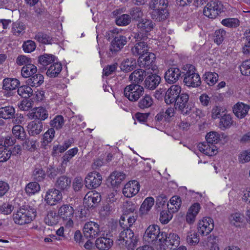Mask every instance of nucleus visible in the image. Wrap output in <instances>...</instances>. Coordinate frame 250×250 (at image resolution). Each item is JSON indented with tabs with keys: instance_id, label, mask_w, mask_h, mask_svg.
I'll return each mask as SVG.
<instances>
[{
	"instance_id": "obj_1",
	"label": "nucleus",
	"mask_w": 250,
	"mask_h": 250,
	"mask_svg": "<svg viewBox=\"0 0 250 250\" xmlns=\"http://www.w3.org/2000/svg\"><path fill=\"white\" fill-rule=\"evenodd\" d=\"M125 217H121L120 220L121 229L117 241L119 245L125 246L129 250H133L138 242L137 236H135L133 231L125 224Z\"/></svg>"
},
{
	"instance_id": "obj_2",
	"label": "nucleus",
	"mask_w": 250,
	"mask_h": 250,
	"mask_svg": "<svg viewBox=\"0 0 250 250\" xmlns=\"http://www.w3.org/2000/svg\"><path fill=\"white\" fill-rule=\"evenodd\" d=\"M167 0H151L149 8L151 18L156 21H165L169 16Z\"/></svg>"
},
{
	"instance_id": "obj_3",
	"label": "nucleus",
	"mask_w": 250,
	"mask_h": 250,
	"mask_svg": "<svg viewBox=\"0 0 250 250\" xmlns=\"http://www.w3.org/2000/svg\"><path fill=\"white\" fill-rule=\"evenodd\" d=\"M36 209L28 205H23L13 214L14 223L20 225L30 223L36 216Z\"/></svg>"
},
{
	"instance_id": "obj_4",
	"label": "nucleus",
	"mask_w": 250,
	"mask_h": 250,
	"mask_svg": "<svg viewBox=\"0 0 250 250\" xmlns=\"http://www.w3.org/2000/svg\"><path fill=\"white\" fill-rule=\"evenodd\" d=\"M180 240L177 234L170 233L167 235L166 233L162 232L158 248L161 250H174L179 246Z\"/></svg>"
},
{
	"instance_id": "obj_5",
	"label": "nucleus",
	"mask_w": 250,
	"mask_h": 250,
	"mask_svg": "<svg viewBox=\"0 0 250 250\" xmlns=\"http://www.w3.org/2000/svg\"><path fill=\"white\" fill-rule=\"evenodd\" d=\"M184 75V83L188 86L197 87L201 84L200 76L195 72V67L192 65H187Z\"/></svg>"
},
{
	"instance_id": "obj_6",
	"label": "nucleus",
	"mask_w": 250,
	"mask_h": 250,
	"mask_svg": "<svg viewBox=\"0 0 250 250\" xmlns=\"http://www.w3.org/2000/svg\"><path fill=\"white\" fill-rule=\"evenodd\" d=\"M161 233L158 226L150 225L145 232L143 236L144 240L147 243L151 244L158 247V241L161 237Z\"/></svg>"
},
{
	"instance_id": "obj_7",
	"label": "nucleus",
	"mask_w": 250,
	"mask_h": 250,
	"mask_svg": "<svg viewBox=\"0 0 250 250\" xmlns=\"http://www.w3.org/2000/svg\"><path fill=\"white\" fill-rule=\"evenodd\" d=\"M223 5L218 0L208 2L204 7V15L209 19H214L223 11Z\"/></svg>"
},
{
	"instance_id": "obj_8",
	"label": "nucleus",
	"mask_w": 250,
	"mask_h": 250,
	"mask_svg": "<svg viewBox=\"0 0 250 250\" xmlns=\"http://www.w3.org/2000/svg\"><path fill=\"white\" fill-rule=\"evenodd\" d=\"M144 87L138 84H130L125 86L124 93L125 96L131 102H136L143 95Z\"/></svg>"
},
{
	"instance_id": "obj_9",
	"label": "nucleus",
	"mask_w": 250,
	"mask_h": 250,
	"mask_svg": "<svg viewBox=\"0 0 250 250\" xmlns=\"http://www.w3.org/2000/svg\"><path fill=\"white\" fill-rule=\"evenodd\" d=\"M74 210L73 208L69 205H63L58 210V215L65 221V226L71 228L73 226V221L72 218L74 215Z\"/></svg>"
},
{
	"instance_id": "obj_10",
	"label": "nucleus",
	"mask_w": 250,
	"mask_h": 250,
	"mask_svg": "<svg viewBox=\"0 0 250 250\" xmlns=\"http://www.w3.org/2000/svg\"><path fill=\"white\" fill-rule=\"evenodd\" d=\"M189 96L187 93H181L176 101L174 103L175 108L183 115L190 113L191 107L188 105Z\"/></svg>"
},
{
	"instance_id": "obj_11",
	"label": "nucleus",
	"mask_w": 250,
	"mask_h": 250,
	"mask_svg": "<svg viewBox=\"0 0 250 250\" xmlns=\"http://www.w3.org/2000/svg\"><path fill=\"white\" fill-rule=\"evenodd\" d=\"M145 55L140 56L138 59V64L140 67H144L146 70L151 69L154 71L156 66L153 65L156 57L153 53H148Z\"/></svg>"
},
{
	"instance_id": "obj_12",
	"label": "nucleus",
	"mask_w": 250,
	"mask_h": 250,
	"mask_svg": "<svg viewBox=\"0 0 250 250\" xmlns=\"http://www.w3.org/2000/svg\"><path fill=\"white\" fill-rule=\"evenodd\" d=\"M214 228L213 219L210 217H206L200 220L198 224V230L199 232L203 236L209 234Z\"/></svg>"
},
{
	"instance_id": "obj_13",
	"label": "nucleus",
	"mask_w": 250,
	"mask_h": 250,
	"mask_svg": "<svg viewBox=\"0 0 250 250\" xmlns=\"http://www.w3.org/2000/svg\"><path fill=\"white\" fill-rule=\"evenodd\" d=\"M100 233L99 225L94 222L90 221L85 223L83 229L84 236L86 238L93 239Z\"/></svg>"
},
{
	"instance_id": "obj_14",
	"label": "nucleus",
	"mask_w": 250,
	"mask_h": 250,
	"mask_svg": "<svg viewBox=\"0 0 250 250\" xmlns=\"http://www.w3.org/2000/svg\"><path fill=\"white\" fill-rule=\"evenodd\" d=\"M102 177L98 172L93 171L87 175L85 179V186L89 189L95 188L102 183Z\"/></svg>"
},
{
	"instance_id": "obj_15",
	"label": "nucleus",
	"mask_w": 250,
	"mask_h": 250,
	"mask_svg": "<svg viewBox=\"0 0 250 250\" xmlns=\"http://www.w3.org/2000/svg\"><path fill=\"white\" fill-rule=\"evenodd\" d=\"M181 92V88L178 85H172L165 93V101L167 104L174 103Z\"/></svg>"
},
{
	"instance_id": "obj_16",
	"label": "nucleus",
	"mask_w": 250,
	"mask_h": 250,
	"mask_svg": "<svg viewBox=\"0 0 250 250\" xmlns=\"http://www.w3.org/2000/svg\"><path fill=\"white\" fill-rule=\"evenodd\" d=\"M101 197L99 193L96 191L88 192L83 199V204L87 208H91L97 205L101 201Z\"/></svg>"
},
{
	"instance_id": "obj_17",
	"label": "nucleus",
	"mask_w": 250,
	"mask_h": 250,
	"mask_svg": "<svg viewBox=\"0 0 250 250\" xmlns=\"http://www.w3.org/2000/svg\"><path fill=\"white\" fill-rule=\"evenodd\" d=\"M62 199V194L61 191L56 188H51L46 191L45 200L49 205H55Z\"/></svg>"
},
{
	"instance_id": "obj_18",
	"label": "nucleus",
	"mask_w": 250,
	"mask_h": 250,
	"mask_svg": "<svg viewBox=\"0 0 250 250\" xmlns=\"http://www.w3.org/2000/svg\"><path fill=\"white\" fill-rule=\"evenodd\" d=\"M140 185L138 181L133 180L126 183L123 190L124 195L126 197H132L139 191Z\"/></svg>"
},
{
	"instance_id": "obj_19",
	"label": "nucleus",
	"mask_w": 250,
	"mask_h": 250,
	"mask_svg": "<svg viewBox=\"0 0 250 250\" xmlns=\"http://www.w3.org/2000/svg\"><path fill=\"white\" fill-rule=\"evenodd\" d=\"M27 116L31 119H37L42 122L48 118V113L45 108L39 107L31 110L27 114Z\"/></svg>"
},
{
	"instance_id": "obj_20",
	"label": "nucleus",
	"mask_w": 250,
	"mask_h": 250,
	"mask_svg": "<svg viewBox=\"0 0 250 250\" xmlns=\"http://www.w3.org/2000/svg\"><path fill=\"white\" fill-rule=\"evenodd\" d=\"M126 42V37L123 35H117L111 42L109 50L112 54L116 53L121 50Z\"/></svg>"
},
{
	"instance_id": "obj_21",
	"label": "nucleus",
	"mask_w": 250,
	"mask_h": 250,
	"mask_svg": "<svg viewBox=\"0 0 250 250\" xmlns=\"http://www.w3.org/2000/svg\"><path fill=\"white\" fill-rule=\"evenodd\" d=\"M181 75V71L179 68L171 67L165 72V79L167 83L172 84L178 80Z\"/></svg>"
},
{
	"instance_id": "obj_22",
	"label": "nucleus",
	"mask_w": 250,
	"mask_h": 250,
	"mask_svg": "<svg viewBox=\"0 0 250 250\" xmlns=\"http://www.w3.org/2000/svg\"><path fill=\"white\" fill-rule=\"evenodd\" d=\"M43 124L41 121L34 120L30 122L27 126V130L29 134L32 136L39 135L42 131Z\"/></svg>"
},
{
	"instance_id": "obj_23",
	"label": "nucleus",
	"mask_w": 250,
	"mask_h": 250,
	"mask_svg": "<svg viewBox=\"0 0 250 250\" xmlns=\"http://www.w3.org/2000/svg\"><path fill=\"white\" fill-rule=\"evenodd\" d=\"M161 77L157 74H151L145 79V87L149 90L155 89L161 82Z\"/></svg>"
},
{
	"instance_id": "obj_24",
	"label": "nucleus",
	"mask_w": 250,
	"mask_h": 250,
	"mask_svg": "<svg viewBox=\"0 0 250 250\" xmlns=\"http://www.w3.org/2000/svg\"><path fill=\"white\" fill-rule=\"evenodd\" d=\"M71 180L65 175H62L57 178L55 186L57 189L61 191H65L70 187Z\"/></svg>"
},
{
	"instance_id": "obj_25",
	"label": "nucleus",
	"mask_w": 250,
	"mask_h": 250,
	"mask_svg": "<svg viewBox=\"0 0 250 250\" xmlns=\"http://www.w3.org/2000/svg\"><path fill=\"white\" fill-rule=\"evenodd\" d=\"M250 106L243 103H238L234 105L233 111L239 118L242 119L248 114Z\"/></svg>"
},
{
	"instance_id": "obj_26",
	"label": "nucleus",
	"mask_w": 250,
	"mask_h": 250,
	"mask_svg": "<svg viewBox=\"0 0 250 250\" xmlns=\"http://www.w3.org/2000/svg\"><path fill=\"white\" fill-rule=\"evenodd\" d=\"M146 72L142 69L134 70L129 76V80L132 82V84H140L146 76Z\"/></svg>"
},
{
	"instance_id": "obj_27",
	"label": "nucleus",
	"mask_w": 250,
	"mask_h": 250,
	"mask_svg": "<svg viewBox=\"0 0 250 250\" xmlns=\"http://www.w3.org/2000/svg\"><path fill=\"white\" fill-rule=\"evenodd\" d=\"M154 25L155 24L151 20L143 19L137 23V27L138 30L146 33V35H147L148 33L153 29Z\"/></svg>"
},
{
	"instance_id": "obj_28",
	"label": "nucleus",
	"mask_w": 250,
	"mask_h": 250,
	"mask_svg": "<svg viewBox=\"0 0 250 250\" xmlns=\"http://www.w3.org/2000/svg\"><path fill=\"white\" fill-rule=\"evenodd\" d=\"M26 25L20 21H16L12 24L11 33L16 37H21L25 33Z\"/></svg>"
},
{
	"instance_id": "obj_29",
	"label": "nucleus",
	"mask_w": 250,
	"mask_h": 250,
	"mask_svg": "<svg viewBox=\"0 0 250 250\" xmlns=\"http://www.w3.org/2000/svg\"><path fill=\"white\" fill-rule=\"evenodd\" d=\"M199 150L208 156H212L216 154L217 147L213 144H210L207 142L200 143L198 146Z\"/></svg>"
},
{
	"instance_id": "obj_30",
	"label": "nucleus",
	"mask_w": 250,
	"mask_h": 250,
	"mask_svg": "<svg viewBox=\"0 0 250 250\" xmlns=\"http://www.w3.org/2000/svg\"><path fill=\"white\" fill-rule=\"evenodd\" d=\"M113 244V241L111 239L105 237L98 238L95 242L96 247L100 250H108Z\"/></svg>"
},
{
	"instance_id": "obj_31",
	"label": "nucleus",
	"mask_w": 250,
	"mask_h": 250,
	"mask_svg": "<svg viewBox=\"0 0 250 250\" xmlns=\"http://www.w3.org/2000/svg\"><path fill=\"white\" fill-rule=\"evenodd\" d=\"M131 52L135 56L145 55L147 52V46L145 42H140L131 48Z\"/></svg>"
},
{
	"instance_id": "obj_32",
	"label": "nucleus",
	"mask_w": 250,
	"mask_h": 250,
	"mask_svg": "<svg viewBox=\"0 0 250 250\" xmlns=\"http://www.w3.org/2000/svg\"><path fill=\"white\" fill-rule=\"evenodd\" d=\"M186 241L190 246H195L200 242V237L195 229H190L187 233Z\"/></svg>"
},
{
	"instance_id": "obj_33",
	"label": "nucleus",
	"mask_w": 250,
	"mask_h": 250,
	"mask_svg": "<svg viewBox=\"0 0 250 250\" xmlns=\"http://www.w3.org/2000/svg\"><path fill=\"white\" fill-rule=\"evenodd\" d=\"M62 70V65L59 62H53L48 68L46 75L50 78H54L59 75Z\"/></svg>"
},
{
	"instance_id": "obj_34",
	"label": "nucleus",
	"mask_w": 250,
	"mask_h": 250,
	"mask_svg": "<svg viewBox=\"0 0 250 250\" xmlns=\"http://www.w3.org/2000/svg\"><path fill=\"white\" fill-rule=\"evenodd\" d=\"M20 84L19 81L15 78H5L3 80L2 88L6 90L15 89Z\"/></svg>"
},
{
	"instance_id": "obj_35",
	"label": "nucleus",
	"mask_w": 250,
	"mask_h": 250,
	"mask_svg": "<svg viewBox=\"0 0 250 250\" xmlns=\"http://www.w3.org/2000/svg\"><path fill=\"white\" fill-rule=\"evenodd\" d=\"M153 99L148 94H146L138 102V107L141 109H146L150 107L153 104Z\"/></svg>"
},
{
	"instance_id": "obj_36",
	"label": "nucleus",
	"mask_w": 250,
	"mask_h": 250,
	"mask_svg": "<svg viewBox=\"0 0 250 250\" xmlns=\"http://www.w3.org/2000/svg\"><path fill=\"white\" fill-rule=\"evenodd\" d=\"M182 204V201L180 197L173 196L170 200L169 204H167L168 209L172 212H177L180 208Z\"/></svg>"
},
{
	"instance_id": "obj_37",
	"label": "nucleus",
	"mask_w": 250,
	"mask_h": 250,
	"mask_svg": "<svg viewBox=\"0 0 250 250\" xmlns=\"http://www.w3.org/2000/svg\"><path fill=\"white\" fill-rule=\"evenodd\" d=\"M154 204V199L152 197H147L145 199L140 208V213L142 215L146 214Z\"/></svg>"
},
{
	"instance_id": "obj_38",
	"label": "nucleus",
	"mask_w": 250,
	"mask_h": 250,
	"mask_svg": "<svg viewBox=\"0 0 250 250\" xmlns=\"http://www.w3.org/2000/svg\"><path fill=\"white\" fill-rule=\"evenodd\" d=\"M37 72V67L31 63L23 66L21 69V74L24 78H29Z\"/></svg>"
},
{
	"instance_id": "obj_39",
	"label": "nucleus",
	"mask_w": 250,
	"mask_h": 250,
	"mask_svg": "<svg viewBox=\"0 0 250 250\" xmlns=\"http://www.w3.org/2000/svg\"><path fill=\"white\" fill-rule=\"evenodd\" d=\"M125 178V175L122 172L114 171L110 176V183L113 186L119 185Z\"/></svg>"
},
{
	"instance_id": "obj_40",
	"label": "nucleus",
	"mask_w": 250,
	"mask_h": 250,
	"mask_svg": "<svg viewBox=\"0 0 250 250\" xmlns=\"http://www.w3.org/2000/svg\"><path fill=\"white\" fill-rule=\"evenodd\" d=\"M44 77L41 74L32 75L27 80V83L32 87H38L43 83Z\"/></svg>"
},
{
	"instance_id": "obj_41",
	"label": "nucleus",
	"mask_w": 250,
	"mask_h": 250,
	"mask_svg": "<svg viewBox=\"0 0 250 250\" xmlns=\"http://www.w3.org/2000/svg\"><path fill=\"white\" fill-rule=\"evenodd\" d=\"M136 61L132 58L125 59L121 65V69L125 72L131 71L135 68Z\"/></svg>"
},
{
	"instance_id": "obj_42",
	"label": "nucleus",
	"mask_w": 250,
	"mask_h": 250,
	"mask_svg": "<svg viewBox=\"0 0 250 250\" xmlns=\"http://www.w3.org/2000/svg\"><path fill=\"white\" fill-rule=\"evenodd\" d=\"M15 113V109L11 106L0 108V118L5 119H11L14 116Z\"/></svg>"
},
{
	"instance_id": "obj_43",
	"label": "nucleus",
	"mask_w": 250,
	"mask_h": 250,
	"mask_svg": "<svg viewBox=\"0 0 250 250\" xmlns=\"http://www.w3.org/2000/svg\"><path fill=\"white\" fill-rule=\"evenodd\" d=\"M229 219L232 225L238 227L243 223L244 215L239 212H234L230 215Z\"/></svg>"
},
{
	"instance_id": "obj_44",
	"label": "nucleus",
	"mask_w": 250,
	"mask_h": 250,
	"mask_svg": "<svg viewBox=\"0 0 250 250\" xmlns=\"http://www.w3.org/2000/svg\"><path fill=\"white\" fill-rule=\"evenodd\" d=\"M55 57L51 54H44L39 57V62L42 66H45L52 64L55 62Z\"/></svg>"
},
{
	"instance_id": "obj_45",
	"label": "nucleus",
	"mask_w": 250,
	"mask_h": 250,
	"mask_svg": "<svg viewBox=\"0 0 250 250\" xmlns=\"http://www.w3.org/2000/svg\"><path fill=\"white\" fill-rule=\"evenodd\" d=\"M221 135L216 131H210L206 136L207 142L210 144H216L221 140Z\"/></svg>"
},
{
	"instance_id": "obj_46",
	"label": "nucleus",
	"mask_w": 250,
	"mask_h": 250,
	"mask_svg": "<svg viewBox=\"0 0 250 250\" xmlns=\"http://www.w3.org/2000/svg\"><path fill=\"white\" fill-rule=\"evenodd\" d=\"M78 152V148L76 147L67 151L62 158V165L63 166H66L67 163L69 162Z\"/></svg>"
},
{
	"instance_id": "obj_47",
	"label": "nucleus",
	"mask_w": 250,
	"mask_h": 250,
	"mask_svg": "<svg viewBox=\"0 0 250 250\" xmlns=\"http://www.w3.org/2000/svg\"><path fill=\"white\" fill-rule=\"evenodd\" d=\"M13 135L17 139L23 141L26 137V133L22 126L20 125H16L14 126L12 129Z\"/></svg>"
},
{
	"instance_id": "obj_48",
	"label": "nucleus",
	"mask_w": 250,
	"mask_h": 250,
	"mask_svg": "<svg viewBox=\"0 0 250 250\" xmlns=\"http://www.w3.org/2000/svg\"><path fill=\"white\" fill-rule=\"evenodd\" d=\"M58 216L55 211L50 210L48 211L46 216L44 218L45 223L49 226H53L58 222Z\"/></svg>"
},
{
	"instance_id": "obj_49",
	"label": "nucleus",
	"mask_w": 250,
	"mask_h": 250,
	"mask_svg": "<svg viewBox=\"0 0 250 250\" xmlns=\"http://www.w3.org/2000/svg\"><path fill=\"white\" fill-rule=\"evenodd\" d=\"M34 39L44 44H51L53 41L52 38L42 32L37 33L35 36Z\"/></svg>"
},
{
	"instance_id": "obj_50",
	"label": "nucleus",
	"mask_w": 250,
	"mask_h": 250,
	"mask_svg": "<svg viewBox=\"0 0 250 250\" xmlns=\"http://www.w3.org/2000/svg\"><path fill=\"white\" fill-rule=\"evenodd\" d=\"M218 75L216 73L207 72L204 76V80L209 85H213L217 81Z\"/></svg>"
},
{
	"instance_id": "obj_51",
	"label": "nucleus",
	"mask_w": 250,
	"mask_h": 250,
	"mask_svg": "<svg viewBox=\"0 0 250 250\" xmlns=\"http://www.w3.org/2000/svg\"><path fill=\"white\" fill-rule=\"evenodd\" d=\"M18 93L22 98H27L32 95L33 90L29 86L22 85L18 88Z\"/></svg>"
},
{
	"instance_id": "obj_52",
	"label": "nucleus",
	"mask_w": 250,
	"mask_h": 250,
	"mask_svg": "<svg viewBox=\"0 0 250 250\" xmlns=\"http://www.w3.org/2000/svg\"><path fill=\"white\" fill-rule=\"evenodd\" d=\"M25 189L28 195H33L40 191V186L37 182H30L26 185Z\"/></svg>"
},
{
	"instance_id": "obj_53",
	"label": "nucleus",
	"mask_w": 250,
	"mask_h": 250,
	"mask_svg": "<svg viewBox=\"0 0 250 250\" xmlns=\"http://www.w3.org/2000/svg\"><path fill=\"white\" fill-rule=\"evenodd\" d=\"M221 23L229 28H236L240 25V21L237 18H226L221 21Z\"/></svg>"
},
{
	"instance_id": "obj_54",
	"label": "nucleus",
	"mask_w": 250,
	"mask_h": 250,
	"mask_svg": "<svg viewBox=\"0 0 250 250\" xmlns=\"http://www.w3.org/2000/svg\"><path fill=\"white\" fill-rule=\"evenodd\" d=\"M64 123L63 117L62 115H57L50 121V125L52 127L58 130L62 127Z\"/></svg>"
},
{
	"instance_id": "obj_55",
	"label": "nucleus",
	"mask_w": 250,
	"mask_h": 250,
	"mask_svg": "<svg viewBox=\"0 0 250 250\" xmlns=\"http://www.w3.org/2000/svg\"><path fill=\"white\" fill-rule=\"evenodd\" d=\"M226 35V32L223 29L217 30L214 33L213 40L218 45L222 43Z\"/></svg>"
},
{
	"instance_id": "obj_56",
	"label": "nucleus",
	"mask_w": 250,
	"mask_h": 250,
	"mask_svg": "<svg viewBox=\"0 0 250 250\" xmlns=\"http://www.w3.org/2000/svg\"><path fill=\"white\" fill-rule=\"evenodd\" d=\"M232 124V120L231 116L229 114H224L220 121V128H229Z\"/></svg>"
},
{
	"instance_id": "obj_57",
	"label": "nucleus",
	"mask_w": 250,
	"mask_h": 250,
	"mask_svg": "<svg viewBox=\"0 0 250 250\" xmlns=\"http://www.w3.org/2000/svg\"><path fill=\"white\" fill-rule=\"evenodd\" d=\"M171 210L168 209V210H163L160 213V221L164 224H166L169 222V221L172 218V213Z\"/></svg>"
},
{
	"instance_id": "obj_58",
	"label": "nucleus",
	"mask_w": 250,
	"mask_h": 250,
	"mask_svg": "<svg viewBox=\"0 0 250 250\" xmlns=\"http://www.w3.org/2000/svg\"><path fill=\"white\" fill-rule=\"evenodd\" d=\"M131 22V17L129 15L123 14L117 17L116 19V23L119 26H126Z\"/></svg>"
},
{
	"instance_id": "obj_59",
	"label": "nucleus",
	"mask_w": 250,
	"mask_h": 250,
	"mask_svg": "<svg viewBox=\"0 0 250 250\" xmlns=\"http://www.w3.org/2000/svg\"><path fill=\"white\" fill-rule=\"evenodd\" d=\"M11 153V151L5 146L0 147V162H3L8 160L10 158Z\"/></svg>"
},
{
	"instance_id": "obj_60",
	"label": "nucleus",
	"mask_w": 250,
	"mask_h": 250,
	"mask_svg": "<svg viewBox=\"0 0 250 250\" xmlns=\"http://www.w3.org/2000/svg\"><path fill=\"white\" fill-rule=\"evenodd\" d=\"M23 50L26 53H31L35 50L36 47L35 42L32 40H27L22 44Z\"/></svg>"
},
{
	"instance_id": "obj_61",
	"label": "nucleus",
	"mask_w": 250,
	"mask_h": 250,
	"mask_svg": "<svg viewBox=\"0 0 250 250\" xmlns=\"http://www.w3.org/2000/svg\"><path fill=\"white\" fill-rule=\"evenodd\" d=\"M246 39L245 45L243 47V53L245 54H250V29L247 30L244 33Z\"/></svg>"
},
{
	"instance_id": "obj_62",
	"label": "nucleus",
	"mask_w": 250,
	"mask_h": 250,
	"mask_svg": "<svg viewBox=\"0 0 250 250\" xmlns=\"http://www.w3.org/2000/svg\"><path fill=\"white\" fill-rule=\"evenodd\" d=\"M23 141L22 146L25 149L33 151L36 148V142L35 140L25 138Z\"/></svg>"
},
{
	"instance_id": "obj_63",
	"label": "nucleus",
	"mask_w": 250,
	"mask_h": 250,
	"mask_svg": "<svg viewBox=\"0 0 250 250\" xmlns=\"http://www.w3.org/2000/svg\"><path fill=\"white\" fill-rule=\"evenodd\" d=\"M130 14L133 20L138 21H139V19H141L143 15V12L140 8L138 7L132 8L130 11Z\"/></svg>"
},
{
	"instance_id": "obj_64",
	"label": "nucleus",
	"mask_w": 250,
	"mask_h": 250,
	"mask_svg": "<svg viewBox=\"0 0 250 250\" xmlns=\"http://www.w3.org/2000/svg\"><path fill=\"white\" fill-rule=\"evenodd\" d=\"M240 71L244 75H250V60L243 62L240 66Z\"/></svg>"
}]
</instances>
